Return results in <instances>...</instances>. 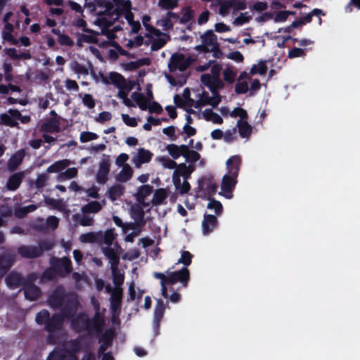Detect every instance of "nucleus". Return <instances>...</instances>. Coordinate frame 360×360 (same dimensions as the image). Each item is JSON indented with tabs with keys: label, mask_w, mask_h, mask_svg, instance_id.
Here are the masks:
<instances>
[{
	"label": "nucleus",
	"mask_w": 360,
	"mask_h": 360,
	"mask_svg": "<svg viewBox=\"0 0 360 360\" xmlns=\"http://www.w3.org/2000/svg\"><path fill=\"white\" fill-rule=\"evenodd\" d=\"M79 307V302L77 295L70 292V295H68L63 306L59 309L60 313L51 315L47 309H43L36 314V323L43 326L44 330L48 333L46 339L48 344H57L58 338L56 333L62 329L65 319L69 320L76 315Z\"/></svg>",
	"instance_id": "obj_1"
},
{
	"label": "nucleus",
	"mask_w": 360,
	"mask_h": 360,
	"mask_svg": "<svg viewBox=\"0 0 360 360\" xmlns=\"http://www.w3.org/2000/svg\"><path fill=\"white\" fill-rule=\"evenodd\" d=\"M241 164V158L239 155H232L226 161L228 174H225L221 181L219 195L227 199L233 198V191L237 184V178Z\"/></svg>",
	"instance_id": "obj_2"
},
{
	"label": "nucleus",
	"mask_w": 360,
	"mask_h": 360,
	"mask_svg": "<svg viewBox=\"0 0 360 360\" xmlns=\"http://www.w3.org/2000/svg\"><path fill=\"white\" fill-rule=\"evenodd\" d=\"M71 319V326L77 332H87L89 335L98 334L102 330V319H90L85 313H79Z\"/></svg>",
	"instance_id": "obj_3"
},
{
	"label": "nucleus",
	"mask_w": 360,
	"mask_h": 360,
	"mask_svg": "<svg viewBox=\"0 0 360 360\" xmlns=\"http://www.w3.org/2000/svg\"><path fill=\"white\" fill-rule=\"evenodd\" d=\"M166 274H165V278L169 285H172L179 282L184 288L188 286L190 280V271L187 267H182L180 270L175 271L167 270Z\"/></svg>",
	"instance_id": "obj_4"
},
{
	"label": "nucleus",
	"mask_w": 360,
	"mask_h": 360,
	"mask_svg": "<svg viewBox=\"0 0 360 360\" xmlns=\"http://www.w3.org/2000/svg\"><path fill=\"white\" fill-rule=\"evenodd\" d=\"M51 267L56 271L57 275L65 277L72 271L71 260L67 257H53L50 260Z\"/></svg>",
	"instance_id": "obj_5"
},
{
	"label": "nucleus",
	"mask_w": 360,
	"mask_h": 360,
	"mask_svg": "<svg viewBox=\"0 0 360 360\" xmlns=\"http://www.w3.org/2000/svg\"><path fill=\"white\" fill-rule=\"evenodd\" d=\"M191 63V58L190 57L186 58L183 53H174L170 58L168 68L170 72H174L177 69L183 72L190 66Z\"/></svg>",
	"instance_id": "obj_6"
},
{
	"label": "nucleus",
	"mask_w": 360,
	"mask_h": 360,
	"mask_svg": "<svg viewBox=\"0 0 360 360\" xmlns=\"http://www.w3.org/2000/svg\"><path fill=\"white\" fill-rule=\"evenodd\" d=\"M70 295L63 286H58L49 297L50 307L53 309H59L63 306L65 299Z\"/></svg>",
	"instance_id": "obj_7"
},
{
	"label": "nucleus",
	"mask_w": 360,
	"mask_h": 360,
	"mask_svg": "<svg viewBox=\"0 0 360 360\" xmlns=\"http://www.w3.org/2000/svg\"><path fill=\"white\" fill-rule=\"evenodd\" d=\"M200 82L210 90L212 94L219 93V91L224 87V83L220 77L211 78V75L208 73L202 74L200 76Z\"/></svg>",
	"instance_id": "obj_8"
},
{
	"label": "nucleus",
	"mask_w": 360,
	"mask_h": 360,
	"mask_svg": "<svg viewBox=\"0 0 360 360\" xmlns=\"http://www.w3.org/2000/svg\"><path fill=\"white\" fill-rule=\"evenodd\" d=\"M110 156L103 154V158L99 163L98 172L96 175V181L98 184H104L108 180V175L110 172Z\"/></svg>",
	"instance_id": "obj_9"
},
{
	"label": "nucleus",
	"mask_w": 360,
	"mask_h": 360,
	"mask_svg": "<svg viewBox=\"0 0 360 360\" xmlns=\"http://www.w3.org/2000/svg\"><path fill=\"white\" fill-rule=\"evenodd\" d=\"M165 307L162 300H157L153 317V330L154 335L158 336L160 333V322L164 316Z\"/></svg>",
	"instance_id": "obj_10"
},
{
	"label": "nucleus",
	"mask_w": 360,
	"mask_h": 360,
	"mask_svg": "<svg viewBox=\"0 0 360 360\" xmlns=\"http://www.w3.org/2000/svg\"><path fill=\"white\" fill-rule=\"evenodd\" d=\"M217 187L212 178L202 177L198 181V188L204 190L205 196L207 199L212 198L217 193Z\"/></svg>",
	"instance_id": "obj_11"
},
{
	"label": "nucleus",
	"mask_w": 360,
	"mask_h": 360,
	"mask_svg": "<svg viewBox=\"0 0 360 360\" xmlns=\"http://www.w3.org/2000/svg\"><path fill=\"white\" fill-rule=\"evenodd\" d=\"M115 337V330L112 328L107 329L101 335L99 339L101 345L98 349V356H101L102 354L106 352V350L112 345L113 339Z\"/></svg>",
	"instance_id": "obj_12"
},
{
	"label": "nucleus",
	"mask_w": 360,
	"mask_h": 360,
	"mask_svg": "<svg viewBox=\"0 0 360 360\" xmlns=\"http://www.w3.org/2000/svg\"><path fill=\"white\" fill-rule=\"evenodd\" d=\"M18 253L24 258L33 259L41 256V250L37 246L22 245L18 248Z\"/></svg>",
	"instance_id": "obj_13"
},
{
	"label": "nucleus",
	"mask_w": 360,
	"mask_h": 360,
	"mask_svg": "<svg viewBox=\"0 0 360 360\" xmlns=\"http://www.w3.org/2000/svg\"><path fill=\"white\" fill-rule=\"evenodd\" d=\"M40 131L44 133H58L60 131V118L50 117L40 126Z\"/></svg>",
	"instance_id": "obj_14"
},
{
	"label": "nucleus",
	"mask_w": 360,
	"mask_h": 360,
	"mask_svg": "<svg viewBox=\"0 0 360 360\" xmlns=\"http://www.w3.org/2000/svg\"><path fill=\"white\" fill-rule=\"evenodd\" d=\"M23 290L25 298L30 301L37 300L41 295L40 288L32 283L31 281H26L23 285Z\"/></svg>",
	"instance_id": "obj_15"
},
{
	"label": "nucleus",
	"mask_w": 360,
	"mask_h": 360,
	"mask_svg": "<svg viewBox=\"0 0 360 360\" xmlns=\"http://www.w3.org/2000/svg\"><path fill=\"white\" fill-rule=\"evenodd\" d=\"M218 226V220L213 214H205L202 221V230L204 235L212 233Z\"/></svg>",
	"instance_id": "obj_16"
},
{
	"label": "nucleus",
	"mask_w": 360,
	"mask_h": 360,
	"mask_svg": "<svg viewBox=\"0 0 360 360\" xmlns=\"http://www.w3.org/2000/svg\"><path fill=\"white\" fill-rule=\"evenodd\" d=\"M82 345L79 340H70L67 344V348L64 349L68 358V360H77L76 354L80 351Z\"/></svg>",
	"instance_id": "obj_17"
},
{
	"label": "nucleus",
	"mask_w": 360,
	"mask_h": 360,
	"mask_svg": "<svg viewBox=\"0 0 360 360\" xmlns=\"http://www.w3.org/2000/svg\"><path fill=\"white\" fill-rule=\"evenodd\" d=\"M15 256L11 253H3L0 256V275L3 276L12 266Z\"/></svg>",
	"instance_id": "obj_18"
},
{
	"label": "nucleus",
	"mask_w": 360,
	"mask_h": 360,
	"mask_svg": "<svg viewBox=\"0 0 360 360\" xmlns=\"http://www.w3.org/2000/svg\"><path fill=\"white\" fill-rule=\"evenodd\" d=\"M5 281L9 288L15 289L20 285L23 286L27 281L24 280L20 274L12 271L6 277Z\"/></svg>",
	"instance_id": "obj_19"
},
{
	"label": "nucleus",
	"mask_w": 360,
	"mask_h": 360,
	"mask_svg": "<svg viewBox=\"0 0 360 360\" xmlns=\"http://www.w3.org/2000/svg\"><path fill=\"white\" fill-rule=\"evenodd\" d=\"M113 11L112 16L115 15L117 17L121 15L124 12L131 9V4L129 0H113Z\"/></svg>",
	"instance_id": "obj_20"
},
{
	"label": "nucleus",
	"mask_w": 360,
	"mask_h": 360,
	"mask_svg": "<svg viewBox=\"0 0 360 360\" xmlns=\"http://www.w3.org/2000/svg\"><path fill=\"white\" fill-rule=\"evenodd\" d=\"M150 19V18L148 15H144L143 18V25L146 30L148 32V33L145 34V37L152 38V36L153 35L155 37L163 36L170 38L169 34L162 32L160 30L148 23Z\"/></svg>",
	"instance_id": "obj_21"
},
{
	"label": "nucleus",
	"mask_w": 360,
	"mask_h": 360,
	"mask_svg": "<svg viewBox=\"0 0 360 360\" xmlns=\"http://www.w3.org/2000/svg\"><path fill=\"white\" fill-rule=\"evenodd\" d=\"M153 154L149 150L143 148H140L138 150L137 156L134 158V162L136 167H140L142 164L149 162Z\"/></svg>",
	"instance_id": "obj_22"
},
{
	"label": "nucleus",
	"mask_w": 360,
	"mask_h": 360,
	"mask_svg": "<svg viewBox=\"0 0 360 360\" xmlns=\"http://www.w3.org/2000/svg\"><path fill=\"white\" fill-rule=\"evenodd\" d=\"M23 178L24 173L22 172H16L11 174L6 183L7 189L11 191L17 190L20 186Z\"/></svg>",
	"instance_id": "obj_23"
},
{
	"label": "nucleus",
	"mask_w": 360,
	"mask_h": 360,
	"mask_svg": "<svg viewBox=\"0 0 360 360\" xmlns=\"http://www.w3.org/2000/svg\"><path fill=\"white\" fill-rule=\"evenodd\" d=\"M103 255L108 259L111 267L113 269L118 266L120 264V257L111 246L103 247L101 248Z\"/></svg>",
	"instance_id": "obj_24"
},
{
	"label": "nucleus",
	"mask_w": 360,
	"mask_h": 360,
	"mask_svg": "<svg viewBox=\"0 0 360 360\" xmlns=\"http://www.w3.org/2000/svg\"><path fill=\"white\" fill-rule=\"evenodd\" d=\"M25 156L23 150H19L15 155H12L7 163L8 169L10 172H14L22 163Z\"/></svg>",
	"instance_id": "obj_25"
},
{
	"label": "nucleus",
	"mask_w": 360,
	"mask_h": 360,
	"mask_svg": "<svg viewBox=\"0 0 360 360\" xmlns=\"http://www.w3.org/2000/svg\"><path fill=\"white\" fill-rule=\"evenodd\" d=\"M122 299V290L121 288L113 291L110 296V308L112 311L115 312L121 308Z\"/></svg>",
	"instance_id": "obj_26"
},
{
	"label": "nucleus",
	"mask_w": 360,
	"mask_h": 360,
	"mask_svg": "<svg viewBox=\"0 0 360 360\" xmlns=\"http://www.w3.org/2000/svg\"><path fill=\"white\" fill-rule=\"evenodd\" d=\"M161 37L162 36L156 37V38H148V40L145 41V45H148L150 43V49L153 51H156L161 49L167 44V39H169L167 37Z\"/></svg>",
	"instance_id": "obj_27"
},
{
	"label": "nucleus",
	"mask_w": 360,
	"mask_h": 360,
	"mask_svg": "<svg viewBox=\"0 0 360 360\" xmlns=\"http://www.w3.org/2000/svg\"><path fill=\"white\" fill-rule=\"evenodd\" d=\"M96 6L100 8H105L103 11H100L97 13L98 16L108 15L112 17L113 11V4L108 0H94Z\"/></svg>",
	"instance_id": "obj_28"
},
{
	"label": "nucleus",
	"mask_w": 360,
	"mask_h": 360,
	"mask_svg": "<svg viewBox=\"0 0 360 360\" xmlns=\"http://www.w3.org/2000/svg\"><path fill=\"white\" fill-rule=\"evenodd\" d=\"M109 79L110 80V82L106 81L105 79H103V81L107 84H112L118 89H123L125 82V78L121 74L116 72H111L109 74Z\"/></svg>",
	"instance_id": "obj_29"
},
{
	"label": "nucleus",
	"mask_w": 360,
	"mask_h": 360,
	"mask_svg": "<svg viewBox=\"0 0 360 360\" xmlns=\"http://www.w3.org/2000/svg\"><path fill=\"white\" fill-rule=\"evenodd\" d=\"M238 132L242 138H249L252 134V127L247 120H238L237 122Z\"/></svg>",
	"instance_id": "obj_30"
},
{
	"label": "nucleus",
	"mask_w": 360,
	"mask_h": 360,
	"mask_svg": "<svg viewBox=\"0 0 360 360\" xmlns=\"http://www.w3.org/2000/svg\"><path fill=\"white\" fill-rule=\"evenodd\" d=\"M70 164V161L67 159L58 160L51 165L46 169L48 173H58L65 169Z\"/></svg>",
	"instance_id": "obj_31"
},
{
	"label": "nucleus",
	"mask_w": 360,
	"mask_h": 360,
	"mask_svg": "<svg viewBox=\"0 0 360 360\" xmlns=\"http://www.w3.org/2000/svg\"><path fill=\"white\" fill-rule=\"evenodd\" d=\"M124 192V187L121 184H115L112 186L108 190V198L114 201L117 200L118 198L122 196Z\"/></svg>",
	"instance_id": "obj_32"
},
{
	"label": "nucleus",
	"mask_w": 360,
	"mask_h": 360,
	"mask_svg": "<svg viewBox=\"0 0 360 360\" xmlns=\"http://www.w3.org/2000/svg\"><path fill=\"white\" fill-rule=\"evenodd\" d=\"M202 115L207 121H212L214 124H221L223 123L222 117L214 112L212 109L207 108L202 112Z\"/></svg>",
	"instance_id": "obj_33"
},
{
	"label": "nucleus",
	"mask_w": 360,
	"mask_h": 360,
	"mask_svg": "<svg viewBox=\"0 0 360 360\" xmlns=\"http://www.w3.org/2000/svg\"><path fill=\"white\" fill-rule=\"evenodd\" d=\"M132 168L128 164H126L125 165L123 166L122 170L117 176V180L122 183L127 182L132 177Z\"/></svg>",
	"instance_id": "obj_34"
},
{
	"label": "nucleus",
	"mask_w": 360,
	"mask_h": 360,
	"mask_svg": "<svg viewBox=\"0 0 360 360\" xmlns=\"http://www.w3.org/2000/svg\"><path fill=\"white\" fill-rule=\"evenodd\" d=\"M152 192H153V186H150L149 184L141 186L139 188L137 193H136L137 200L141 203L143 202L146 198L148 197V195H150Z\"/></svg>",
	"instance_id": "obj_35"
},
{
	"label": "nucleus",
	"mask_w": 360,
	"mask_h": 360,
	"mask_svg": "<svg viewBox=\"0 0 360 360\" xmlns=\"http://www.w3.org/2000/svg\"><path fill=\"white\" fill-rule=\"evenodd\" d=\"M202 42L205 44L207 47H213L214 44H217V35L214 34L212 30L206 31L201 36Z\"/></svg>",
	"instance_id": "obj_36"
},
{
	"label": "nucleus",
	"mask_w": 360,
	"mask_h": 360,
	"mask_svg": "<svg viewBox=\"0 0 360 360\" xmlns=\"http://www.w3.org/2000/svg\"><path fill=\"white\" fill-rule=\"evenodd\" d=\"M102 209V205L98 201H91L84 205L82 211L84 214L97 213Z\"/></svg>",
	"instance_id": "obj_37"
},
{
	"label": "nucleus",
	"mask_w": 360,
	"mask_h": 360,
	"mask_svg": "<svg viewBox=\"0 0 360 360\" xmlns=\"http://www.w3.org/2000/svg\"><path fill=\"white\" fill-rule=\"evenodd\" d=\"M131 98L136 102L141 110H146L148 109V106H146L144 101L146 100L144 94L135 91L131 94Z\"/></svg>",
	"instance_id": "obj_38"
},
{
	"label": "nucleus",
	"mask_w": 360,
	"mask_h": 360,
	"mask_svg": "<svg viewBox=\"0 0 360 360\" xmlns=\"http://www.w3.org/2000/svg\"><path fill=\"white\" fill-rule=\"evenodd\" d=\"M268 70L266 60H261L257 65H254L250 69V73L252 75L259 74L260 75H264Z\"/></svg>",
	"instance_id": "obj_39"
},
{
	"label": "nucleus",
	"mask_w": 360,
	"mask_h": 360,
	"mask_svg": "<svg viewBox=\"0 0 360 360\" xmlns=\"http://www.w3.org/2000/svg\"><path fill=\"white\" fill-rule=\"evenodd\" d=\"M112 273V281L115 284L117 289L120 288V286L123 284L124 281V274L120 273L118 271V266L113 269L111 267Z\"/></svg>",
	"instance_id": "obj_40"
},
{
	"label": "nucleus",
	"mask_w": 360,
	"mask_h": 360,
	"mask_svg": "<svg viewBox=\"0 0 360 360\" xmlns=\"http://www.w3.org/2000/svg\"><path fill=\"white\" fill-rule=\"evenodd\" d=\"M153 276L155 278L160 280L162 295L165 298H167L168 297V292H167V286L169 285L165 281V274L164 273H160V272H154L153 273Z\"/></svg>",
	"instance_id": "obj_41"
},
{
	"label": "nucleus",
	"mask_w": 360,
	"mask_h": 360,
	"mask_svg": "<svg viewBox=\"0 0 360 360\" xmlns=\"http://www.w3.org/2000/svg\"><path fill=\"white\" fill-rule=\"evenodd\" d=\"M68 358L65 354L63 349H54L49 354L46 360H68Z\"/></svg>",
	"instance_id": "obj_42"
},
{
	"label": "nucleus",
	"mask_w": 360,
	"mask_h": 360,
	"mask_svg": "<svg viewBox=\"0 0 360 360\" xmlns=\"http://www.w3.org/2000/svg\"><path fill=\"white\" fill-rule=\"evenodd\" d=\"M207 200H209V202L207 207L210 210H213L217 215H220L223 212V206L221 203L213 198Z\"/></svg>",
	"instance_id": "obj_43"
},
{
	"label": "nucleus",
	"mask_w": 360,
	"mask_h": 360,
	"mask_svg": "<svg viewBox=\"0 0 360 360\" xmlns=\"http://www.w3.org/2000/svg\"><path fill=\"white\" fill-rule=\"evenodd\" d=\"M37 208L36 205L32 204L20 207L15 210V215L19 218H24L30 212H34Z\"/></svg>",
	"instance_id": "obj_44"
},
{
	"label": "nucleus",
	"mask_w": 360,
	"mask_h": 360,
	"mask_svg": "<svg viewBox=\"0 0 360 360\" xmlns=\"http://www.w3.org/2000/svg\"><path fill=\"white\" fill-rule=\"evenodd\" d=\"M224 80L229 84H233L236 79V72L231 68L227 67L223 72Z\"/></svg>",
	"instance_id": "obj_45"
},
{
	"label": "nucleus",
	"mask_w": 360,
	"mask_h": 360,
	"mask_svg": "<svg viewBox=\"0 0 360 360\" xmlns=\"http://www.w3.org/2000/svg\"><path fill=\"white\" fill-rule=\"evenodd\" d=\"M158 6L165 10H172L178 6V0H159Z\"/></svg>",
	"instance_id": "obj_46"
},
{
	"label": "nucleus",
	"mask_w": 360,
	"mask_h": 360,
	"mask_svg": "<svg viewBox=\"0 0 360 360\" xmlns=\"http://www.w3.org/2000/svg\"><path fill=\"white\" fill-rule=\"evenodd\" d=\"M218 4L220 5V7L219 9V13L222 16L226 15L229 13L231 8H232L231 4L229 1V0H226V1L219 0V1H218Z\"/></svg>",
	"instance_id": "obj_47"
},
{
	"label": "nucleus",
	"mask_w": 360,
	"mask_h": 360,
	"mask_svg": "<svg viewBox=\"0 0 360 360\" xmlns=\"http://www.w3.org/2000/svg\"><path fill=\"white\" fill-rule=\"evenodd\" d=\"M193 258V255L188 251H182L181 255L179 259L178 260V263L183 264L185 266L187 267L191 264Z\"/></svg>",
	"instance_id": "obj_48"
},
{
	"label": "nucleus",
	"mask_w": 360,
	"mask_h": 360,
	"mask_svg": "<svg viewBox=\"0 0 360 360\" xmlns=\"http://www.w3.org/2000/svg\"><path fill=\"white\" fill-rule=\"evenodd\" d=\"M115 238V234L114 233V229H107L103 235V243L107 246H111Z\"/></svg>",
	"instance_id": "obj_49"
},
{
	"label": "nucleus",
	"mask_w": 360,
	"mask_h": 360,
	"mask_svg": "<svg viewBox=\"0 0 360 360\" xmlns=\"http://www.w3.org/2000/svg\"><path fill=\"white\" fill-rule=\"evenodd\" d=\"M98 138V136L91 131H82L79 136V140L82 143H86L93 140H96Z\"/></svg>",
	"instance_id": "obj_50"
},
{
	"label": "nucleus",
	"mask_w": 360,
	"mask_h": 360,
	"mask_svg": "<svg viewBox=\"0 0 360 360\" xmlns=\"http://www.w3.org/2000/svg\"><path fill=\"white\" fill-rule=\"evenodd\" d=\"M166 150L174 160L178 159L181 156V153H179V146L174 143L168 144L166 146Z\"/></svg>",
	"instance_id": "obj_51"
},
{
	"label": "nucleus",
	"mask_w": 360,
	"mask_h": 360,
	"mask_svg": "<svg viewBox=\"0 0 360 360\" xmlns=\"http://www.w3.org/2000/svg\"><path fill=\"white\" fill-rule=\"evenodd\" d=\"M230 116L232 117H240V120H247L248 117L247 111L242 108H235L231 112Z\"/></svg>",
	"instance_id": "obj_52"
},
{
	"label": "nucleus",
	"mask_w": 360,
	"mask_h": 360,
	"mask_svg": "<svg viewBox=\"0 0 360 360\" xmlns=\"http://www.w3.org/2000/svg\"><path fill=\"white\" fill-rule=\"evenodd\" d=\"M252 19L251 15H248V12L241 13L233 21L235 25H242L245 23L250 22Z\"/></svg>",
	"instance_id": "obj_53"
},
{
	"label": "nucleus",
	"mask_w": 360,
	"mask_h": 360,
	"mask_svg": "<svg viewBox=\"0 0 360 360\" xmlns=\"http://www.w3.org/2000/svg\"><path fill=\"white\" fill-rule=\"evenodd\" d=\"M305 56H306L305 50L300 49V48H297V47H294L292 49H290L288 53V57L289 58H299V57L304 58Z\"/></svg>",
	"instance_id": "obj_54"
},
{
	"label": "nucleus",
	"mask_w": 360,
	"mask_h": 360,
	"mask_svg": "<svg viewBox=\"0 0 360 360\" xmlns=\"http://www.w3.org/2000/svg\"><path fill=\"white\" fill-rule=\"evenodd\" d=\"M144 211L141 207H140L139 205H136L131 207V217L134 220L144 218Z\"/></svg>",
	"instance_id": "obj_55"
},
{
	"label": "nucleus",
	"mask_w": 360,
	"mask_h": 360,
	"mask_svg": "<svg viewBox=\"0 0 360 360\" xmlns=\"http://www.w3.org/2000/svg\"><path fill=\"white\" fill-rule=\"evenodd\" d=\"M175 171H178V174H179L180 176H182L184 179H187L191 174V171L189 170L185 163H181L177 165Z\"/></svg>",
	"instance_id": "obj_56"
},
{
	"label": "nucleus",
	"mask_w": 360,
	"mask_h": 360,
	"mask_svg": "<svg viewBox=\"0 0 360 360\" xmlns=\"http://www.w3.org/2000/svg\"><path fill=\"white\" fill-rule=\"evenodd\" d=\"M167 198V192L165 189L160 188L155 191L154 200L156 204H161Z\"/></svg>",
	"instance_id": "obj_57"
},
{
	"label": "nucleus",
	"mask_w": 360,
	"mask_h": 360,
	"mask_svg": "<svg viewBox=\"0 0 360 360\" xmlns=\"http://www.w3.org/2000/svg\"><path fill=\"white\" fill-rule=\"evenodd\" d=\"M103 16H98V18L96 19L95 23L102 27L104 29H108L110 27H111L113 25V21L108 20L106 18Z\"/></svg>",
	"instance_id": "obj_58"
},
{
	"label": "nucleus",
	"mask_w": 360,
	"mask_h": 360,
	"mask_svg": "<svg viewBox=\"0 0 360 360\" xmlns=\"http://www.w3.org/2000/svg\"><path fill=\"white\" fill-rule=\"evenodd\" d=\"M248 91V84L247 82H238L235 86V92L237 94H243Z\"/></svg>",
	"instance_id": "obj_59"
},
{
	"label": "nucleus",
	"mask_w": 360,
	"mask_h": 360,
	"mask_svg": "<svg viewBox=\"0 0 360 360\" xmlns=\"http://www.w3.org/2000/svg\"><path fill=\"white\" fill-rule=\"evenodd\" d=\"M193 18V11L191 8H187L186 11L183 13L181 18L179 19V22L181 24H186L189 21L192 20Z\"/></svg>",
	"instance_id": "obj_60"
},
{
	"label": "nucleus",
	"mask_w": 360,
	"mask_h": 360,
	"mask_svg": "<svg viewBox=\"0 0 360 360\" xmlns=\"http://www.w3.org/2000/svg\"><path fill=\"white\" fill-rule=\"evenodd\" d=\"M13 31V26L11 23H6L4 27L3 32V38L4 40H11L13 39L12 32Z\"/></svg>",
	"instance_id": "obj_61"
},
{
	"label": "nucleus",
	"mask_w": 360,
	"mask_h": 360,
	"mask_svg": "<svg viewBox=\"0 0 360 360\" xmlns=\"http://www.w3.org/2000/svg\"><path fill=\"white\" fill-rule=\"evenodd\" d=\"M78 170L76 167L68 168L61 174V176L65 179H70L77 176Z\"/></svg>",
	"instance_id": "obj_62"
},
{
	"label": "nucleus",
	"mask_w": 360,
	"mask_h": 360,
	"mask_svg": "<svg viewBox=\"0 0 360 360\" xmlns=\"http://www.w3.org/2000/svg\"><path fill=\"white\" fill-rule=\"evenodd\" d=\"M122 118L124 123L129 127H135L138 124L136 119L134 117H130L127 114H122Z\"/></svg>",
	"instance_id": "obj_63"
},
{
	"label": "nucleus",
	"mask_w": 360,
	"mask_h": 360,
	"mask_svg": "<svg viewBox=\"0 0 360 360\" xmlns=\"http://www.w3.org/2000/svg\"><path fill=\"white\" fill-rule=\"evenodd\" d=\"M58 41L61 46H72L74 45L73 40L68 35L65 34L60 35Z\"/></svg>",
	"instance_id": "obj_64"
}]
</instances>
